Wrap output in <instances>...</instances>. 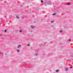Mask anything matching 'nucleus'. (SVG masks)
Segmentation results:
<instances>
[{"label":"nucleus","mask_w":73,"mask_h":73,"mask_svg":"<svg viewBox=\"0 0 73 73\" xmlns=\"http://www.w3.org/2000/svg\"><path fill=\"white\" fill-rule=\"evenodd\" d=\"M1 53H2V52H0V54H1Z\"/></svg>","instance_id":"14"},{"label":"nucleus","mask_w":73,"mask_h":73,"mask_svg":"<svg viewBox=\"0 0 73 73\" xmlns=\"http://www.w3.org/2000/svg\"><path fill=\"white\" fill-rule=\"evenodd\" d=\"M7 31V30H5V32H6Z\"/></svg>","instance_id":"11"},{"label":"nucleus","mask_w":73,"mask_h":73,"mask_svg":"<svg viewBox=\"0 0 73 73\" xmlns=\"http://www.w3.org/2000/svg\"><path fill=\"white\" fill-rule=\"evenodd\" d=\"M68 4H70V3H68Z\"/></svg>","instance_id":"15"},{"label":"nucleus","mask_w":73,"mask_h":73,"mask_svg":"<svg viewBox=\"0 0 73 73\" xmlns=\"http://www.w3.org/2000/svg\"><path fill=\"white\" fill-rule=\"evenodd\" d=\"M72 68V67H70V68Z\"/></svg>","instance_id":"16"},{"label":"nucleus","mask_w":73,"mask_h":73,"mask_svg":"<svg viewBox=\"0 0 73 73\" xmlns=\"http://www.w3.org/2000/svg\"><path fill=\"white\" fill-rule=\"evenodd\" d=\"M55 72H58V70H56Z\"/></svg>","instance_id":"3"},{"label":"nucleus","mask_w":73,"mask_h":73,"mask_svg":"<svg viewBox=\"0 0 73 73\" xmlns=\"http://www.w3.org/2000/svg\"><path fill=\"white\" fill-rule=\"evenodd\" d=\"M20 46H21V45H19V46H18V48H19V47H20Z\"/></svg>","instance_id":"7"},{"label":"nucleus","mask_w":73,"mask_h":73,"mask_svg":"<svg viewBox=\"0 0 73 73\" xmlns=\"http://www.w3.org/2000/svg\"><path fill=\"white\" fill-rule=\"evenodd\" d=\"M16 18H17V19H19V17L18 16H17Z\"/></svg>","instance_id":"4"},{"label":"nucleus","mask_w":73,"mask_h":73,"mask_svg":"<svg viewBox=\"0 0 73 73\" xmlns=\"http://www.w3.org/2000/svg\"><path fill=\"white\" fill-rule=\"evenodd\" d=\"M52 15H56V14H53Z\"/></svg>","instance_id":"8"},{"label":"nucleus","mask_w":73,"mask_h":73,"mask_svg":"<svg viewBox=\"0 0 73 73\" xmlns=\"http://www.w3.org/2000/svg\"><path fill=\"white\" fill-rule=\"evenodd\" d=\"M30 45V44H28V45H27L28 46H29Z\"/></svg>","instance_id":"9"},{"label":"nucleus","mask_w":73,"mask_h":73,"mask_svg":"<svg viewBox=\"0 0 73 73\" xmlns=\"http://www.w3.org/2000/svg\"><path fill=\"white\" fill-rule=\"evenodd\" d=\"M21 31H20V33H21Z\"/></svg>","instance_id":"13"},{"label":"nucleus","mask_w":73,"mask_h":73,"mask_svg":"<svg viewBox=\"0 0 73 73\" xmlns=\"http://www.w3.org/2000/svg\"><path fill=\"white\" fill-rule=\"evenodd\" d=\"M68 70V68H66V70Z\"/></svg>","instance_id":"5"},{"label":"nucleus","mask_w":73,"mask_h":73,"mask_svg":"<svg viewBox=\"0 0 73 73\" xmlns=\"http://www.w3.org/2000/svg\"><path fill=\"white\" fill-rule=\"evenodd\" d=\"M69 41H70V42H71V39H69Z\"/></svg>","instance_id":"6"},{"label":"nucleus","mask_w":73,"mask_h":73,"mask_svg":"<svg viewBox=\"0 0 73 73\" xmlns=\"http://www.w3.org/2000/svg\"><path fill=\"white\" fill-rule=\"evenodd\" d=\"M62 32V31H60V32Z\"/></svg>","instance_id":"12"},{"label":"nucleus","mask_w":73,"mask_h":73,"mask_svg":"<svg viewBox=\"0 0 73 73\" xmlns=\"http://www.w3.org/2000/svg\"><path fill=\"white\" fill-rule=\"evenodd\" d=\"M41 3H43V1L42 0H41Z\"/></svg>","instance_id":"10"},{"label":"nucleus","mask_w":73,"mask_h":73,"mask_svg":"<svg viewBox=\"0 0 73 73\" xmlns=\"http://www.w3.org/2000/svg\"><path fill=\"white\" fill-rule=\"evenodd\" d=\"M31 27L32 28H35V27L33 26H31Z\"/></svg>","instance_id":"1"},{"label":"nucleus","mask_w":73,"mask_h":73,"mask_svg":"<svg viewBox=\"0 0 73 73\" xmlns=\"http://www.w3.org/2000/svg\"><path fill=\"white\" fill-rule=\"evenodd\" d=\"M17 52H20V50H17Z\"/></svg>","instance_id":"2"}]
</instances>
